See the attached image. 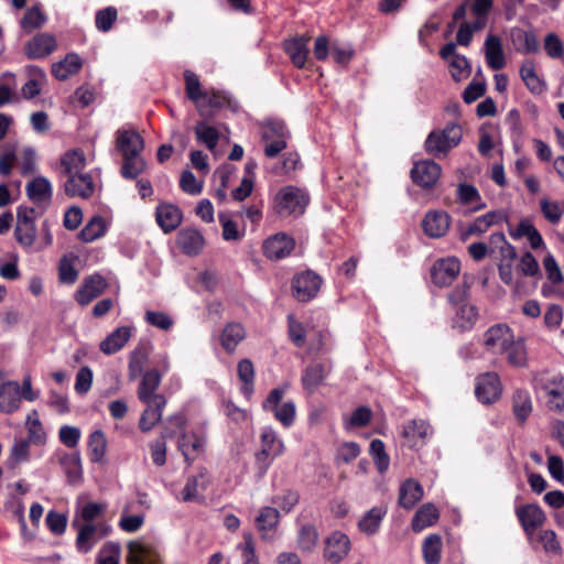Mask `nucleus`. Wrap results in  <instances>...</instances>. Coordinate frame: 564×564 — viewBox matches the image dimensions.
<instances>
[{
  "label": "nucleus",
  "instance_id": "nucleus-54",
  "mask_svg": "<svg viewBox=\"0 0 564 564\" xmlns=\"http://www.w3.org/2000/svg\"><path fill=\"white\" fill-rule=\"evenodd\" d=\"M431 434V425L424 420H412L405 424L402 430V436L408 440H414L415 437H419L424 441Z\"/></svg>",
  "mask_w": 564,
  "mask_h": 564
},
{
  "label": "nucleus",
  "instance_id": "nucleus-62",
  "mask_svg": "<svg viewBox=\"0 0 564 564\" xmlns=\"http://www.w3.org/2000/svg\"><path fill=\"white\" fill-rule=\"evenodd\" d=\"M96 99V89L94 86L89 84H84L75 89L74 94L70 96L72 102H77L80 108H86L90 106Z\"/></svg>",
  "mask_w": 564,
  "mask_h": 564
},
{
  "label": "nucleus",
  "instance_id": "nucleus-44",
  "mask_svg": "<svg viewBox=\"0 0 564 564\" xmlns=\"http://www.w3.org/2000/svg\"><path fill=\"white\" fill-rule=\"evenodd\" d=\"M443 542L440 534L427 535L422 544V553L425 564H440L442 560Z\"/></svg>",
  "mask_w": 564,
  "mask_h": 564
},
{
  "label": "nucleus",
  "instance_id": "nucleus-11",
  "mask_svg": "<svg viewBox=\"0 0 564 564\" xmlns=\"http://www.w3.org/2000/svg\"><path fill=\"white\" fill-rule=\"evenodd\" d=\"M460 272V262L455 257L437 259L431 270V280L438 288H448Z\"/></svg>",
  "mask_w": 564,
  "mask_h": 564
},
{
  "label": "nucleus",
  "instance_id": "nucleus-38",
  "mask_svg": "<svg viewBox=\"0 0 564 564\" xmlns=\"http://www.w3.org/2000/svg\"><path fill=\"white\" fill-rule=\"evenodd\" d=\"M502 354L506 355L507 362L514 368H524L528 366V354L523 338L514 339V337L503 348Z\"/></svg>",
  "mask_w": 564,
  "mask_h": 564
},
{
  "label": "nucleus",
  "instance_id": "nucleus-32",
  "mask_svg": "<svg viewBox=\"0 0 564 564\" xmlns=\"http://www.w3.org/2000/svg\"><path fill=\"white\" fill-rule=\"evenodd\" d=\"M151 345L149 343H140L130 354L128 365V377L135 380L144 371V366L149 361Z\"/></svg>",
  "mask_w": 564,
  "mask_h": 564
},
{
  "label": "nucleus",
  "instance_id": "nucleus-33",
  "mask_svg": "<svg viewBox=\"0 0 564 564\" xmlns=\"http://www.w3.org/2000/svg\"><path fill=\"white\" fill-rule=\"evenodd\" d=\"M246 328L237 322L227 323L220 334L221 347L232 354L237 346L246 338Z\"/></svg>",
  "mask_w": 564,
  "mask_h": 564
},
{
  "label": "nucleus",
  "instance_id": "nucleus-55",
  "mask_svg": "<svg viewBox=\"0 0 564 564\" xmlns=\"http://www.w3.org/2000/svg\"><path fill=\"white\" fill-rule=\"evenodd\" d=\"M121 175L127 180L137 178L145 169V162L138 155L122 156Z\"/></svg>",
  "mask_w": 564,
  "mask_h": 564
},
{
  "label": "nucleus",
  "instance_id": "nucleus-48",
  "mask_svg": "<svg viewBox=\"0 0 564 564\" xmlns=\"http://www.w3.org/2000/svg\"><path fill=\"white\" fill-rule=\"evenodd\" d=\"M325 367L322 364H313L307 366L302 373L303 388L313 392L325 379Z\"/></svg>",
  "mask_w": 564,
  "mask_h": 564
},
{
  "label": "nucleus",
  "instance_id": "nucleus-57",
  "mask_svg": "<svg viewBox=\"0 0 564 564\" xmlns=\"http://www.w3.org/2000/svg\"><path fill=\"white\" fill-rule=\"evenodd\" d=\"M318 533L314 525L303 524L299 530V547L304 552H311L317 544Z\"/></svg>",
  "mask_w": 564,
  "mask_h": 564
},
{
  "label": "nucleus",
  "instance_id": "nucleus-64",
  "mask_svg": "<svg viewBox=\"0 0 564 564\" xmlns=\"http://www.w3.org/2000/svg\"><path fill=\"white\" fill-rule=\"evenodd\" d=\"M540 207L544 218L551 224H557L564 214V206L557 202H550L547 198L540 202Z\"/></svg>",
  "mask_w": 564,
  "mask_h": 564
},
{
  "label": "nucleus",
  "instance_id": "nucleus-16",
  "mask_svg": "<svg viewBox=\"0 0 564 564\" xmlns=\"http://www.w3.org/2000/svg\"><path fill=\"white\" fill-rule=\"evenodd\" d=\"M546 397V408L554 413L564 414V377L553 376L542 383Z\"/></svg>",
  "mask_w": 564,
  "mask_h": 564
},
{
  "label": "nucleus",
  "instance_id": "nucleus-40",
  "mask_svg": "<svg viewBox=\"0 0 564 564\" xmlns=\"http://www.w3.org/2000/svg\"><path fill=\"white\" fill-rule=\"evenodd\" d=\"M440 512L437 508L431 503H424L419 508L412 518L411 527L414 532H421L423 529L437 522Z\"/></svg>",
  "mask_w": 564,
  "mask_h": 564
},
{
  "label": "nucleus",
  "instance_id": "nucleus-39",
  "mask_svg": "<svg viewBox=\"0 0 564 564\" xmlns=\"http://www.w3.org/2000/svg\"><path fill=\"white\" fill-rule=\"evenodd\" d=\"M62 172L67 178L75 175H82L86 166V158L82 150L74 149L67 151L61 159Z\"/></svg>",
  "mask_w": 564,
  "mask_h": 564
},
{
  "label": "nucleus",
  "instance_id": "nucleus-53",
  "mask_svg": "<svg viewBox=\"0 0 564 564\" xmlns=\"http://www.w3.org/2000/svg\"><path fill=\"white\" fill-rule=\"evenodd\" d=\"M520 77L524 85L531 93H541L542 83L536 75L534 63L532 61H525L520 67Z\"/></svg>",
  "mask_w": 564,
  "mask_h": 564
},
{
  "label": "nucleus",
  "instance_id": "nucleus-3",
  "mask_svg": "<svg viewBox=\"0 0 564 564\" xmlns=\"http://www.w3.org/2000/svg\"><path fill=\"white\" fill-rule=\"evenodd\" d=\"M310 202L308 195L296 186H284L275 195L273 200L274 212L282 216L302 215Z\"/></svg>",
  "mask_w": 564,
  "mask_h": 564
},
{
  "label": "nucleus",
  "instance_id": "nucleus-35",
  "mask_svg": "<svg viewBox=\"0 0 564 564\" xmlns=\"http://www.w3.org/2000/svg\"><path fill=\"white\" fill-rule=\"evenodd\" d=\"M83 67V59L77 53H68L63 61L52 65V74L58 80H66Z\"/></svg>",
  "mask_w": 564,
  "mask_h": 564
},
{
  "label": "nucleus",
  "instance_id": "nucleus-49",
  "mask_svg": "<svg viewBox=\"0 0 564 564\" xmlns=\"http://www.w3.org/2000/svg\"><path fill=\"white\" fill-rule=\"evenodd\" d=\"M369 453L373 459L377 470L380 474H384L390 466V457L386 452L384 443L375 438L370 442Z\"/></svg>",
  "mask_w": 564,
  "mask_h": 564
},
{
  "label": "nucleus",
  "instance_id": "nucleus-23",
  "mask_svg": "<svg viewBox=\"0 0 564 564\" xmlns=\"http://www.w3.org/2000/svg\"><path fill=\"white\" fill-rule=\"evenodd\" d=\"M155 219L163 232L170 234L181 225L183 214L176 205L161 203L156 206Z\"/></svg>",
  "mask_w": 564,
  "mask_h": 564
},
{
  "label": "nucleus",
  "instance_id": "nucleus-25",
  "mask_svg": "<svg viewBox=\"0 0 564 564\" xmlns=\"http://www.w3.org/2000/svg\"><path fill=\"white\" fill-rule=\"evenodd\" d=\"M147 409L139 420V429L143 433L150 432L162 419V411L166 405L164 395H158L152 401L144 402Z\"/></svg>",
  "mask_w": 564,
  "mask_h": 564
},
{
  "label": "nucleus",
  "instance_id": "nucleus-43",
  "mask_svg": "<svg viewBox=\"0 0 564 564\" xmlns=\"http://www.w3.org/2000/svg\"><path fill=\"white\" fill-rule=\"evenodd\" d=\"M387 514V508L384 507H373L358 521V529L367 534L373 535L378 532L381 522Z\"/></svg>",
  "mask_w": 564,
  "mask_h": 564
},
{
  "label": "nucleus",
  "instance_id": "nucleus-47",
  "mask_svg": "<svg viewBox=\"0 0 564 564\" xmlns=\"http://www.w3.org/2000/svg\"><path fill=\"white\" fill-rule=\"evenodd\" d=\"M194 131L197 141L205 144L207 149L214 150L217 147L220 133L215 127L202 120L197 121Z\"/></svg>",
  "mask_w": 564,
  "mask_h": 564
},
{
  "label": "nucleus",
  "instance_id": "nucleus-27",
  "mask_svg": "<svg viewBox=\"0 0 564 564\" xmlns=\"http://www.w3.org/2000/svg\"><path fill=\"white\" fill-rule=\"evenodd\" d=\"M511 40L519 53L536 54L540 51L539 40L533 29L514 28L511 30Z\"/></svg>",
  "mask_w": 564,
  "mask_h": 564
},
{
  "label": "nucleus",
  "instance_id": "nucleus-18",
  "mask_svg": "<svg viewBox=\"0 0 564 564\" xmlns=\"http://www.w3.org/2000/svg\"><path fill=\"white\" fill-rule=\"evenodd\" d=\"M106 288V279L101 274L95 273L84 279L74 297L79 305L86 306L100 296Z\"/></svg>",
  "mask_w": 564,
  "mask_h": 564
},
{
  "label": "nucleus",
  "instance_id": "nucleus-60",
  "mask_svg": "<svg viewBox=\"0 0 564 564\" xmlns=\"http://www.w3.org/2000/svg\"><path fill=\"white\" fill-rule=\"evenodd\" d=\"M261 447L270 452L273 456H279L284 451V445L276 436V433L271 429L267 427L261 433Z\"/></svg>",
  "mask_w": 564,
  "mask_h": 564
},
{
  "label": "nucleus",
  "instance_id": "nucleus-4",
  "mask_svg": "<svg viewBox=\"0 0 564 564\" xmlns=\"http://www.w3.org/2000/svg\"><path fill=\"white\" fill-rule=\"evenodd\" d=\"M288 390V386H281L272 389L265 400L262 402V409L272 412L274 417L284 426L293 425L296 415V408L293 401H286L280 405V402Z\"/></svg>",
  "mask_w": 564,
  "mask_h": 564
},
{
  "label": "nucleus",
  "instance_id": "nucleus-14",
  "mask_svg": "<svg viewBox=\"0 0 564 564\" xmlns=\"http://www.w3.org/2000/svg\"><path fill=\"white\" fill-rule=\"evenodd\" d=\"M516 516L528 536H531L546 521V514L538 503L518 506Z\"/></svg>",
  "mask_w": 564,
  "mask_h": 564
},
{
  "label": "nucleus",
  "instance_id": "nucleus-52",
  "mask_svg": "<svg viewBox=\"0 0 564 564\" xmlns=\"http://www.w3.org/2000/svg\"><path fill=\"white\" fill-rule=\"evenodd\" d=\"M185 91L189 100L198 102L207 97V91H203L198 76L189 70H184Z\"/></svg>",
  "mask_w": 564,
  "mask_h": 564
},
{
  "label": "nucleus",
  "instance_id": "nucleus-30",
  "mask_svg": "<svg viewBox=\"0 0 564 564\" xmlns=\"http://www.w3.org/2000/svg\"><path fill=\"white\" fill-rule=\"evenodd\" d=\"M132 327L121 326L111 332L99 345L105 355H113L121 350L131 337Z\"/></svg>",
  "mask_w": 564,
  "mask_h": 564
},
{
  "label": "nucleus",
  "instance_id": "nucleus-8",
  "mask_svg": "<svg viewBox=\"0 0 564 564\" xmlns=\"http://www.w3.org/2000/svg\"><path fill=\"white\" fill-rule=\"evenodd\" d=\"M25 425L28 436L15 441L12 446L11 454L4 463L8 470H13L19 463L25 462L30 457V444L35 442V410L28 414Z\"/></svg>",
  "mask_w": 564,
  "mask_h": 564
},
{
  "label": "nucleus",
  "instance_id": "nucleus-51",
  "mask_svg": "<svg viewBox=\"0 0 564 564\" xmlns=\"http://www.w3.org/2000/svg\"><path fill=\"white\" fill-rule=\"evenodd\" d=\"M494 8V0H473L470 10L475 15V29H485L488 23V18Z\"/></svg>",
  "mask_w": 564,
  "mask_h": 564
},
{
  "label": "nucleus",
  "instance_id": "nucleus-10",
  "mask_svg": "<svg viewBox=\"0 0 564 564\" xmlns=\"http://www.w3.org/2000/svg\"><path fill=\"white\" fill-rule=\"evenodd\" d=\"M35 207H26L20 205L17 208V225L14 228V237L23 247H32L35 241Z\"/></svg>",
  "mask_w": 564,
  "mask_h": 564
},
{
  "label": "nucleus",
  "instance_id": "nucleus-34",
  "mask_svg": "<svg viewBox=\"0 0 564 564\" xmlns=\"http://www.w3.org/2000/svg\"><path fill=\"white\" fill-rule=\"evenodd\" d=\"M308 37L295 36L284 43V51L296 68H303L308 55Z\"/></svg>",
  "mask_w": 564,
  "mask_h": 564
},
{
  "label": "nucleus",
  "instance_id": "nucleus-13",
  "mask_svg": "<svg viewBox=\"0 0 564 564\" xmlns=\"http://www.w3.org/2000/svg\"><path fill=\"white\" fill-rule=\"evenodd\" d=\"M442 173V167L433 160L415 162L411 170L412 182L425 189L433 188Z\"/></svg>",
  "mask_w": 564,
  "mask_h": 564
},
{
  "label": "nucleus",
  "instance_id": "nucleus-20",
  "mask_svg": "<svg viewBox=\"0 0 564 564\" xmlns=\"http://www.w3.org/2000/svg\"><path fill=\"white\" fill-rule=\"evenodd\" d=\"M350 551V540L347 534L334 531L325 541L324 557L334 564L341 562Z\"/></svg>",
  "mask_w": 564,
  "mask_h": 564
},
{
  "label": "nucleus",
  "instance_id": "nucleus-61",
  "mask_svg": "<svg viewBox=\"0 0 564 564\" xmlns=\"http://www.w3.org/2000/svg\"><path fill=\"white\" fill-rule=\"evenodd\" d=\"M172 433H162L161 437L150 444L151 458L156 466H163L166 463V438Z\"/></svg>",
  "mask_w": 564,
  "mask_h": 564
},
{
  "label": "nucleus",
  "instance_id": "nucleus-1",
  "mask_svg": "<svg viewBox=\"0 0 564 564\" xmlns=\"http://www.w3.org/2000/svg\"><path fill=\"white\" fill-rule=\"evenodd\" d=\"M462 137V127L455 122H449L444 129L433 130L429 133L424 142V149L426 153L441 159L460 143Z\"/></svg>",
  "mask_w": 564,
  "mask_h": 564
},
{
  "label": "nucleus",
  "instance_id": "nucleus-36",
  "mask_svg": "<svg viewBox=\"0 0 564 564\" xmlns=\"http://www.w3.org/2000/svg\"><path fill=\"white\" fill-rule=\"evenodd\" d=\"M485 56L487 65L494 70L505 67V54L501 41L498 36L489 34L485 41Z\"/></svg>",
  "mask_w": 564,
  "mask_h": 564
},
{
  "label": "nucleus",
  "instance_id": "nucleus-15",
  "mask_svg": "<svg viewBox=\"0 0 564 564\" xmlns=\"http://www.w3.org/2000/svg\"><path fill=\"white\" fill-rule=\"evenodd\" d=\"M72 525L78 530L76 547L80 553H88L101 538L108 534V529H102L99 524H79L78 520H74Z\"/></svg>",
  "mask_w": 564,
  "mask_h": 564
},
{
  "label": "nucleus",
  "instance_id": "nucleus-22",
  "mask_svg": "<svg viewBox=\"0 0 564 564\" xmlns=\"http://www.w3.org/2000/svg\"><path fill=\"white\" fill-rule=\"evenodd\" d=\"M451 220V216L444 210H430L422 220V228L426 236L441 238L448 231Z\"/></svg>",
  "mask_w": 564,
  "mask_h": 564
},
{
  "label": "nucleus",
  "instance_id": "nucleus-37",
  "mask_svg": "<svg viewBox=\"0 0 564 564\" xmlns=\"http://www.w3.org/2000/svg\"><path fill=\"white\" fill-rule=\"evenodd\" d=\"M533 404L527 389H517L512 395V413L519 424H524L532 413Z\"/></svg>",
  "mask_w": 564,
  "mask_h": 564
},
{
  "label": "nucleus",
  "instance_id": "nucleus-63",
  "mask_svg": "<svg viewBox=\"0 0 564 564\" xmlns=\"http://www.w3.org/2000/svg\"><path fill=\"white\" fill-rule=\"evenodd\" d=\"M120 545L115 542H107L98 552L97 564H119Z\"/></svg>",
  "mask_w": 564,
  "mask_h": 564
},
{
  "label": "nucleus",
  "instance_id": "nucleus-50",
  "mask_svg": "<svg viewBox=\"0 0 564 564\" xmlns=\"http://www.w3.org/2000/svg\"><path fill=\"white\" fill-rule=\"evenodd\" d=\"M280 521V512L274 507H262L256 518V527L260 532L273 530Z\"/></svg>",
  "mask_w": 564,
  "mask_h": 564
},
{
  "label": "nucleus",
  "instance_id": "nucleus-17",
  "mask_svg": "<svg viewBox=\"0 0 564 564\" xmlns=\"http://www.w3.org/2000/svg\"><path fill=\"white\" fill-rule=\"evenodd\" d=\"M295 248V240L284 234L279 232L264 240L262 249L263 254L270 260H281L291 254Z\"/></svg>",
  "mask_w": 564,
  "mask_h": 564
},
{
  "label": "nucleus",
  "instance_id": "nucleus-24",
  "mask_svg": "<svg viewBox=\"0 0 564 564\" xmlns=\"http://www.w3.org/2000/svg\"><path fill=\"white\" fill-rule=\"evenodd\" d=\"M144 148L143 138L134 130H118L116 149L122 156L141 154Z\"/></svg>",
  "mask_w": 564,
  "mask_h": 564
},
{
  "label": "nucleus",
  "instance_id": "nucleus-59",
  "mask_svg": "<svg viewBox=\"0 0 564 564\" xmlns=\"http://www.w3.org/2000/svg\"><path fill=\"white\" fill-rule=\"evenodd\" d=\"M52 185L50 181L37 175V215L48 208L52 202Z\"/></svg>",
  "mask_w": 564,
  "mask_h": 564
},
{
  "label": "nucleus",
  "instance_id": "nucleus-9",
  "mask_svg": "<svg viewBox=\"0 0 564 564\" xmlns=\"http://www.w3.org/2000/svg\"><path fill=\"white\" fill-rule=\"evenodd\" d=\"M475 395L482 404H492L502 395V383L497 372H485L476 377Z\"/></svg>",
  "mask_w": 564,
  "mask_h": 564
},
{
  "label": "nucleus",
  "instance_id": "nucleus-12",
  "mask_svg": "<svg viewBox=\"0 0 564 564\" xmlns=\"http://www.w3.org/2000/svg\"><path fill=\"white\" fill-rule=\"evenodd\" d=\"M127 564H163L158 546L145 540L130 541Z\"/></svg>",
  "mask_w": 564,
  "mask_h": 564
},
{
  "label": "nucleus",
  "instance_id": "nucleus-56",
  "mask_svg": "<svg viewBox=\"0 0 564 564\" xmlns=\"http://www.w3.org/2000/svg\"><path fill=\"white\" fill-rule=\"evenodd\" d=\"M288 335L293 345L302 348L305 345L306 329L303 323L299 322L293 314L286 316Z\"/></svg>",
  "mask_w": 564,
  "mask_h": 564
},
{
  "label": "nucleus",
  "instance_id": "nucleus-2",
  "mask_svg": "<svg viewBox=\"0 0 564 564\" xmlns=\"http://www.w3.org/2000/svg\"><path fill=\"white\" fill-rule=\"evenodd\" d=\"M22 399L26 401L35 400V392L32 388V379L26 376L22 386L18 381L8 380L0 383V412L13 413L21 404Z\"/></svg>",
  "mask_w": 564,
  "mask_h": 564
},
{
  "label": "nucleus",
  "instance_id": "nucleus-28",
  "mask_svg": "<svg viewBox=\"0 0 564 564\" xmlns=\"http://www.w3.org/2000/svg\"><path fill=\"white\" fill-rule=\"evenodd\" d=\"M210 485V475L204 467L199 468L197 475L187 478L182 490V500L185 502L198 500V492L204 491Z\"/></svg>",
  "mask_w": 564,
  "mask_h": 564
},
{
  "label": "nucleus",
  "instance_id": "nucleus-6",
  "mask_svg": "<svg viewBox=\"0 0 564 564\" xmlns=\"http://www.w3.org/2000/svg\"><path fill=\"white\" fill-rule=\"evenodd\" d=\"M322 283V276L311 269L297 272L291 281L292 295L299 302H310L317 296Z\"/></svg>",
  "mask_w": 564,
  "mask_h": 564
},
{
  "label": "nucleus",
  "instance_id": "nucleus-31",
  "mask_svg": "<svg viewBox=\"0 0 564 564\" xmlns=\"http://www.w3.org/2000/svg\"><path fill=\"white\" fill-rule=\"evenodd\" d=\"M205 440L196 433L182 434L178 438V449L185 462L191 465L195 458L204 452Z\"/></svg>",
  "mask_w": 564,
  "mask_h": 564
},
{
  "label": "nucleus",
  "instance_id": "nucleus-41",
  "mask_svg": "<svg viewBox=\"0 0 564 564\" xmlns=\"http://www.w3.org/2000/svg\"><path fill=\"white\" fill-rule=\"evenodd\" d=\"M107 451V437L101 430H96L88 436L87 452L91 463L102 464Z\"/></svg>",
  "mask_w": 564,
  "mask_h": 564
},
{
  "label": "nucleus",
  "instance_id": "nucleus-21",
  "mask_svg": "<svg viewBox=\"0 0 564 564\" xmlns=\"http://www.w3.org/2000/svg\"><path fill=\"white\" fill-rule=\"evenodd\" d=\"M176 245L188 257L198 256L205 246V238L197 228H183L177 232Z\"/></svg>",
  "mask_w": 564,
  "mask_h": 564
},
{
  "label": "nucleus",
  "instance_id": "nucleus-26",
  "mask_svg": "<svg viewBox=\"0 0 564 564\" xmlns=\"http://www.w3.org/2000/svg\"><path fill=\"white\" fill-rule=\"evenodd\" d=\"M95 191V184L89 173L75 175L64 183V192L69 197L89 198Z\"/></svg>",
  "mask_w": 564,
  "mask_h": 564
},
{
  "label": "nucleus",
  "instance_id": "nucleus-5",
  "mask_svg": "<svg viewBox=\"0 0 564 564\" xmlns=\"http://www.w3.org/2000/svg\"><path fill=\"white\" fill-rule=\"evenodd\" d=\"M290 131L282 120H268L261 135L265 142L263 152L267 158L278 156L288 145Z\"/></svg>",
  "mask_w": 564,
  "mask_h": 564
},
{
  "label": "nucleus",
  "instance_id": "nucleus-29",
  "mask_svg": "<svg viewBox=\"0 0 564 564\" xmlns=\"http://www.w3.org/2000/svg\"><path fill=\"white\" fill-rule=\"evenodd\" d=\"M422 498L423 487L417 480L409 478L401 484L398 497L400 507L411 510Z\"/></svg>",
  "mask_w": 564,
  "mask_h": 564
},
{
  "label": "nucleus",
  "instance_id": "nucleus-58",
  "mask_svg": "<svg viewBox=\"0 0 564 564\" xmlns=\"http://www.w3.org/2000/svg\"><path fill=\"white\" fill-rule=\"evenodd\" d=\"M118 19V11L115 7H107L98 10L95 15V25L100 32H109Z\"/></svg>",
  "mask_w": 564,
  "mask_h": 564
},
{
  "label": "nucleus",
  "instance_id": "nucleus-19",
  "mask_svg": "<svg viewBox=\"0 0 564 564\" xmlns=\"http://www.w3.org/2000/svg\"><path fill=\"white\" fill-rule=\"evenodd\" d=\"M512 329L505 323L495 324L484 334L485 348L492 354H502L503 348L513 338Z\"/></svg>",
  "mask_w": 564,
  "mask_h": 564
},
{
  "label": "nucleus",
  "instance_id": "nucleus-42",
  "mask_svg": "<svg viewBox=\"0 0 564 564\" xmlns=\"http://www.w3.org/2000/svg\"><path fill=\"white\" fill-rule=\"evenodd\" d=\"M58 462L67 476L68 482L76 484L83 477L80 454L75 453H63L58 456Z\"/></svg>",
  "mask_w": 564,
  "mask_h": 564
},
{
  "label": "nucleus",
  "instance_id": "nucleus-46",
  "mask_svg": "<svg viewBox=\"0 0 564 564\" xmlns=\"http://www.w3.org/2000/svg\"><path fill=\"white\" fill-rule=\"evenodd\" d=\"M107 226L105 218L100 215H95L79 231L78 238L84 242H91L99 239L106 234Z\"/></svg>",
  "mask_w": 564,
  "mask_h": 564
},
{
  "label": "nucleus",
  "instance_id": "nucleus-7",
  "mask_svg": "<svg viewBox=\"0 0 564 564\" xmlns=\"http://www.w3.org/2000/svg\"><path fill=\"white\" fill-rule=\"evenodd\" d=\"M170 370V361L166 355L160 357L155 362L153 369L143 371L142 379L138 387V398L141 402H148L154 400L155 397L160 395L155 393L159 388L162 376Z\"/></svg>",
  "mask_w": 564,
  "mask_h": 564
},
{
  "label": "nucleus",
  "instance_id": "nucleus-45",
  "mask_svg": "<svg viewBox=\"0 0 564 564\" xmlns=\"http://www.w3.org/2000/svg\"><path fill=\"white\" fill-rule=\"evenodd\" d=\"M237 372L242 382L241 392L250 398L254 390V367L250 359L243 358L238 362Z\"/></svg>",
  "mask_w": 564,
  "mask_h": 564
}]
</instances>
